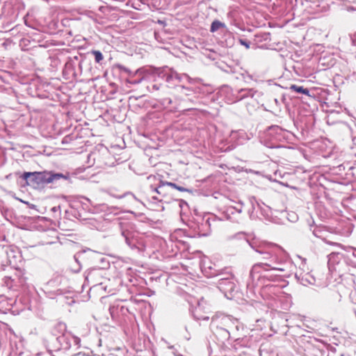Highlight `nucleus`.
<instances>
[{
  "mask_svg": "<svg viewBox=\"0 0 356 356\" xmlns=\"http://www.w3.org/2000/svg\"><path fill=\"white\" fill-rule=\"evenodd\" d=\"M47 175L48 173L45 172H24L22 175V178L27 180L29 177H31V181L40 184L47 183Z\"/></svg>",
  "mask_w": 356,
  "mask_h": 356,
  "instance_id": "obj_1",
  "label": "nucleus"
},
{
  "mask_svg": "<svg viewBox=\"0 0 356 356\" xmlns=\"http://www.w3.org/2000/svg\"><path fill=\"white\" fill-rule=\"evenodd\" d=\"M224 27H225V24L224 23H222L218 20H214L211 25L210 31L211 33H214L217 31L219 29Z\"/></svg>",
  "mask_w": 356,
  "mask_h": 356,
  "instance_id": "obj_2",
  "label": "nucleus"
},
{
  "mask_svg": "<svg viewBox=\"0 0 356 356\" xmlns=\"http://www.w3.org/2000/svg\"><path fill=\"white\" fill-rule=\"evenodd\" d=\"M290 89L296 92H298V93H302V94H305V95H309V91L308 89L307 88H304L302 86H298L296 85H291L290 86Z\"/></svg>",
  "mask_w": 356,
  "mask_h": 356,
  "instance_id": "obj_3",
  "label": "nucleus"
},
{
  "mask_svg": "<svg viewBox=\"0 0 356 356\" xmlns=\"http://www.w3.org/2000/svg\"><path fill=\"white\" fill-rule=\"evenodd\" d=\"M341 257V255L339 253H332L329 257V264L331 266L335 261L339 260Z\"/></svg>",
  "mask_w": 356,
  "mask_h": 356,
  "instance_id": "obj_4",
  "label": "nucleus"
},
{
  "mask_svg": "<svg viewBox=\"0 0 356 356\" xmlns=\"http://www.w3.org/2000/svg\"><path fill=\"white\" fill-rule=\"evenodd\" d=\"M63 175L62 174L56 173V174H49L47 175V183H51L55 179H58L63 177Z\"/></svg>",
  "mask_w": 356,
  "mask_h": 356,
  "instance_id": "obj_5",
  "label": "nucleus"
},
{
  "mask_svg": "<svg viewBox=\"0 0 356 356\" xmlns=\"http://www.w3.org/2000/svg\"><path fill=\"white\" fill-rule=\"evenodd\" d=\"M92 54L97 63H99L103 59V55L99 51H93Z\"/></svg>",
  "mask_w": 356,
  "mask_h": 356,
  "instance_id": "obj_6",
  "label": "nucleus"
},
{
  "mask_svg": "<svg viewBox=\"0 0 356 356\" xmlns=\"http://www.w3.org/2000/svg\"><path fill=\"white\" fill-rule=\"evenodd\" d=\"M238 41H239V43L241 45H243L246 49H249L250 48V43L248 42L245 41L243 39H239Z\"/></svg>",
  "mask_w": 356,
  "mask_h": 356,
  "instance_id": "obj_7",
  "label": "nucleus"
},
{
  "mask_svg": "<svg viewBox=\"0 0 356 356\" xmlns=\"http://www.w3.org/2000/svg\"><path fill=\"white\" fill-rule=\"evenodd\" d=\"M163 185H168V186H170L176 189V187H177V185L174 184V183H172V182H166L165 184H163Z\"/></svg>",
  "mask_w": 356,
  "mask_h": 356,
  "instance_id": "obj_8",
  "label": "nucleus"
},
{
  "mask_svg": "<svg viewBox=\"0 0 356 356\" xmlns=\"http://www.w3.org/2000/svg\"><path fill=\"white\" fill-rule=\"evenodd\" d=\"M176 189L179 191H181V192H185V191H188V189L184 188V187H181V186H177V187H176Z\"/></svg>",
  "mask_w": 356,
  "mask_h": 356,
  "instance_id": "obj_9",
  "label": "nucleus"
},
{
  "mask_svg": "<svg viewBox=\"0 0 356 356\" xmlns=\"http://www.w3.org/2000/svg\"><path fill=\"white\" fill-rule=\"evenodd\" d=\"M155 191H156L158 193H159V189H158V188H156V189H155Z\"/></svg>",
  "mask_w": 356,
  "mask_h": 356,
  "instance_id": "obj_10",
  "label": "nucleus"
}]
</instances>
